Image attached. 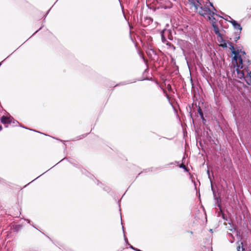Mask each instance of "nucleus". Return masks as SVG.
I'll list each match as a JSON object with an SVG mask.
<instances>
[{
	"instance_id": "28",
	"label": "nucleus",
	"mask_w": 251,
	"mask_h": 251,
	"mask_svg": "<svg viewBox=\"0 0 251 251\" xmlns=\"http://www.w3.org/2000/svg\"><path fill=\"white\" fill-rule=\"evenodd\" d=\"M210 232H212V229H210Z\"/></svg>"
},
{
	"instance_id": "19",
	"label": "nucleus",
	"mask_w": 251,
	"mask_h": 251,
	"mask_svg": "<svg viewBox=\"0 0 251 251\" xmlns=\"http://www.w3.org/2000/svg\"><path fill=\"white\" fill-rule=\"evenodd\" d=\"M167 88L168 89V90L169 91H171V90H172L171 86L170 84H168V85H167Z\"/></svg>"
},
{
	"instance_id": "14",
	"label": "nucleus",
	"mask_w": 251,
	"mask_h": 251,
	"mask_svg": "<svg viewBox=\"0 0 251 251\" xmlns=\"http://www.w3.org/2000/svg\"><path fill=\"white\" fill-rule=\"evenodd\" d=\"M241 32H235L236 36L234 38L235 41L237 42V41L240 38V34Z\"/></svg>"
},
{
	"instance_id": "8",
	"label": "nucleus",
	"mask_w": 251,
	"mask_h": 251,
	"mask_svg": "<svg viewBox=\"0 0 251 251\" xmlns=\"http://www.w3.org/2000/svg\"><path fill=\"white\" fill-rule=\"evenodd\" d=\"M146 53L147 55L150 57V58H152L153 56L156 55V53L154 50L151 48V46H148L147 50H146Z\"/></svg>"
},
{
	"instance_id": "2",
	"label": "nucleus",
	"mask_w": 251,
	"mask_h": 251,
	"mask_svg": "<svg viewBox=\"0 0 251 251\" xmlns=\"http://www.w3.org/2000/svg\"><path fill=\"white\" fill-rule=\"evenodd\" d=\"M230 46V50L233 55H234L233 57V61L237 64V66L238 67H240L241 68L243 67L244 64L246 65V60L245 59H243L241 57V55L239 54V50H235L234 46L232 45L231 43L229 44Z\"/></svg>"
},
{
	"instance_id": "1",
	"label": "nucleus",
	"mask_w": 251,
	"mask_h": 251,
	"mask_svg": "<svg viewBox=\"0 0 251 251\" xmlns=\"http://www.w3.org/2000/svg\"><path fill=\"white\" fill-rule=\"evenodd\" d=\"M197 9L200 8L199 13L200 15L205 16L208 15L209 20H215L214 15H216L214 11H216L213 3L209 1V0H206L205 1L201 0H197V3L194 4Z\"/></svg>"
},
{
	"instance_id": "23",
	"label": "nucleus",
	"mask_w": 251,
	"mask_h": 251,
	"mask_svg": "<svg viewBox=\"0 0 251 251\" xmlns=\"http://www.w3.org/2000/svg\"><path fill=\"white\" fill-rule=\"evenodd\" d=\"M211 190L213 191V193L214 194L215 191H214V189H213V188L212 186H211Z\"/></svg>"
},
{
	"instance_id": "11",
	"label": "nucleus",
	"mask_w": 251,
	"mask_h": 251,
	"mask_svg": "<svg viewBox=\"0 0 251 251\" xmlns=\"http://www.w3.org/2000/svg\"><path fill=\"white\" fill-rule=\"evenodd\" d=\"M238 246L237 247V251H245V249L243 248V243L240 242L239 244V242H238Z\"/></svg>"
},
{
	"instance_id": "9",
	"label": "nucleus",
	"mask_w": 251,
	"mask_h": 251,
	"mask_svg": "<svg viewBox=\"0 0 251 251\" xmlns=\"http://www.w3.org/2000/svg\"><path fill=\"white\" fill-rule=\"evenodd\" d=\"M211 21L212 22V26L213 28L215 33L217 35H220L221 33L220 32L219 29L215 22V20H211Z\"/></svg>"
},
{
	"instance_id": "4",
	"label": "nucleus",
	"mask_w": 251,
	"mask_h": 251,
	"mask_svg": "<svg viewBox=\"0 0 251 251\" xmlns=\"http://www.w3.org/2000/svg\"><path fill=\"white\" fill-rule=\"evenodd\" d=\"M177 44L180 48L184 54L186 52L189 51L192 48V44L188 41L178 39Z\"/></svg>"
},
{
	"instance_id": "13",
	"label": "nucleus",
	"mask_w": 251,
	"mask_h": 251,
	"mask_svg": "<svg viewBox=\"0 0 251 251\" xmlns=\"http://www.w3.org/2000/svg\"><path fill=\"white\" fill-rule=\"evenodd\" d=\"M166 31V30H164L161 32V40L163 43H165L166 42H167V39H166L164 34L165 32Z\"/></svg>"
},
{
	"instance_id": "3",
	"label": "nucleus",
	"mask_w": 251,
	"mask_h": 251,
	"mask_svg": "<svg viewBox=\"0 0 251 251\" xmlns=\"http://www.w3.org/2000/svg\"><path fill=\"white\" fill-rule=\"evenodd\" d=\"M246 60V65L244 64L243 67L241 68L240 67H238L237 66V64L236 63V71L237 74V77L240 79H242L244 78V71L247 72L246 70H249V68L251 67V63H250V61L249 59H245Z\"/></svg>"
},
{
	"instance_id": "10",
	"label": "nucleus",
	"mask_w": 251,
	"mask_h": 251,
	"mask_svg": "<svg viewBox=\"0 0 251 251\" xmlns=\"http://www.w3.org/2000/svg\"><path fill=\"white\" fill-rule=\"evenodd\" d=\"M217 201L215 204V207H218L219 208L220 211L221 212H222V209L221 208V199L220 198H216Z\"/></svg>"
},
{
	"instance_id": "29",
	"label": "nucleus",
	"mask_w": 251,
	"mask_h": 251,
	"mask_svg": "<svg viewBox=\"0 0 251 251\" xmlns=\"http://www.w3.org/2000/svg\"><path fill=\"white\" fill-rule=\"evenodd\" d=\"M233 242V241H231V242H230V243H232Z\"/></svg>"
},
{
	"instance_id": "24",
	"label": "nucleus",
	"mask_w": 251,
	"mask_h": 251,
	"mask_svg": "<svg viewBox=\"0 0 251 251\" xmlns=\"http://www.w3.org/2000/svg\"><path fill=\"white\" fill-rule=\"evenodd\" d=\"M2 129V126H0V131Z\"/></svg>"
},
{
	"instance_id": "31",
	"label": "nucleus",
	"mask_w": 251,
	"mask_h": 251,
	"mask_svg": "<svg viewBox=\"0 0 251 251\" xmlns=\"http://www.w3.org/2000/svg\"><path fill=\"white\" fill-rule=\"evenodd\" d=\"M38 31V30L36 31V32H35V33H36V32H37V31Z\"/></svg>"
},
{
	"instance_id": "5",
	"label": "nucleus",
	"mask_w": 251,
	"mask_h": 251,
	"mask_svg": "<svg viewBox=\"0 0 251 251\" xmlns=\"http://www.w3.org/2000/svg\"><path fill=\"white\" fill-rule=\"evenodd\" d=\"M226 16L227 18L226 19L225 18V19L226 20L228 21L229 22H230L234 28L235 30L239 31H237V32H241V31L242 29V27L241 25H240V24H238L236 21H235L234 20L232 19L230 16Z\"/></svg>"
},
{
	"instance_id": "30",
	"label": "nucleus",
	"mask_w": 251,
	"mask_h": 251,
	"mask_svg": "<svg viewBox=\"0 0 251 251\" xmlns=\"http://www.w3.org/2000/svg\"><path fill=\"white\" fill-rule=\"evenodd\" d=\"M38 31V30L36 31V32H35V33H36V32H37V31Z\"/></svg>"
},
{
	"instance_id": "21",
	"label": "nucleus",
	"mask_w": 251,
	"mask_h": 251,
	"mask_svg": "<svg viewBox=\"0 0 251 251\" xmlns=\"http://www.w3.org/2000/svg\"><path fill=\"white\" fill-rule=\"evenodd\" d=\"M13 124H15V123H17V124H19V122L16 120H15L14 119L13 120H12V122Z\"/></svg>"
},
{
	"instance_id": "25",
	"label": "nucleus",
	"mask_w": 251,
	"mask_h": 251,
	"mask_svg": "<svg viewBox=\"0 0 251 251\" xmlns=\"http://www.w3.org/2000/svg\"><path fill=\"white\" fill-rule=\"evenodd\" d=\"M125 240L126 242L127 241V239L126 237H125Z\"/></svg>"
},
{
	"instance_id": "12",
	"label": "nucleus",
	"mask_w": 251,
	"mask_h": 251,
	"mask_svg": "<svg viewBox=\"0 0 251 251\" xmlns=\"http://www.w3.org/2000/svg\"><path fill=\"white\" fill-rule=\"evenodd\" d=\"M198 112L199 114L200 115L201 119L203 121H205V119L203 116L202 111L200 106H199V107L198 108Z\"/></svg>"
},
{
	"instance_id": "16",
	"label": "nucleus",
	"mask_w": 251,
	"mask_h": 251,
	"mask_svg": "<svg viewBox=\"0 0 251 251\" xmlns=\"http://www.w3.org/2000/svg\"><path fill=\"white\" fill-rule=\"evenodd\" d=\"M160 87L161 88V89H162L163 91V93L164 94H165L166 95V97L167 98V99H169V96L168 95V94H167V92H166V91L165 90H164L163 88H162L160 86Z\"/></svg>"
},
{
	"instance_id": "7",
	"label": "nucleus",
	"mask_w": 251,
	"mask_h": 251,
	"mask_svg": "<svg viewBox=\"0 0 251 251\" xmlns=\"http://www.w3.org/2000/svg\"><path fill=\"white\" fill-rule=\"evenodd\" d=\"M217 37L218 42L221 43L220 46L224 48H226V41L224 39L222 34H220V35H217Z\"/></svg>"
},
{
	"instance_id": "20",
	"label": "nucleus",
	"mask_w": 251,
	"mask_h": 251,
	"mask_svg": "<svg viewBox=\"0 0 251 251\" xmlns=\"http://www.w3.org/2000/svg\"><path fill=\"white\" fill-rule=\"evenodd\" d=\"M241 52L242 55H246V52L245 51H242L241 50H239V52Z\"/></svg>"
},
{
	"instance_id": "27",
	"label": "nucleus",
	"mask_w": 251,
	"mask_h": 251,
	"mask_svg": "<svg viewBox=\"0 0 251 251\" xmlns=\"http://www.w3.org/2000/svg\"><path fill=\"white\" fill-rule=\"evenodd\" d=\"M122 228H123V231H124V226H122Z\"/></svg>"
},
{
	"instance_id": "15",
	"label": "nucleus",
	"mask_w": 251,
	"mask_h": 251,
	"mask_svg": "<svg viewBox=\"0 0 251 251\" xmlns=\"http://www.w3.org/2000/svg\"><path fill=\"white\" fill-rule=\"evenodd\" d=\"M179 167L180 168L183 169L186 171H188V170L187 169L186 166L183 163L181 164L179 166Z\"/></svg>"
},
{
	"instance_id": "18",
	"label": "nucleus",
	"mask_w": 251,
	"mask_h": 251,
	"mask_svg": "<svg viewBox=\"0 0 251 251\" xmlns=\"http://www.w3.org/2000/svg\"><path fill=\"white\" fill-rule=\"evenodd\" d=\"M140 56L142 58V59H143V60L145 62H146V60H145L144 56L142 54L140 53Z\"/></svg>"
},
{
	"instance_id": "6",
	"label": "nucleus",
	"mask_w": 251,
	"mask_h": 251,
	"mask_svg": "<svg viewBox=\"0 0 251 251\" xmlns=\"http://www.w3.org/2000/svg\"><path fill=\"white\" fill-rule=\"evenodd\" d=\"M13 120L14 118L12 117H8L2 116L0 117V121L4 125L12 123V120Z\"/></svg>"
},
{
	"instance_id": "26",
	"label": "nucleus",
	"mask_w": 251,
	"mask_h": 251,
	"mask_svg": "<svg viewBox=\"0 0 251 251\" xmlns=\"http://www.w3.org/2000/svg\"><path fill=\"white\" fill-rule=\"evenodd\" d=\"M27 221H28V223H30V221L29 220H27Z\"/></svg>"
},
{
	"instance_id": "17",
	"label": "nucleus",
	"mask_w": 251,
	"mask_h": 251,
	"mask_svg": "<svg viewBox=\"0 0 251 251\" xmlns=\"http://www.w3.org/2000/svg\"><path fill=\"white\" fill-rule=\"evenodd\" d=\"M167 45H169L170 47H171L172 48V49H173L174 50H175L176 49V48L173 45H172L171 43H167L166 44Z\"/></svg>"
},
{
	"instance_id": "22",
	"label": "nucleus",
	"mask_w": 251,
	"mask_h": 251,
	"mask_svg": "<svg viewBox=\"0 0 251 251\" xmlns=\"http://www.w3.org/2000/svg\"><path fill=\"white\" fill-rule=\"evenodd\" d=\"M207 174L208 176V177L210 179V172H209V171L208 170H207Z\"/></svg>"
}]
</instances>
